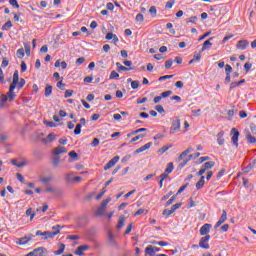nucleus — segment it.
<instances>
[{"label":"nucleus","mask_w":256,"mask_h":256,"mask_svg":"<svg viewBox=\"0 0 256 256\" xmlns=\"http://www.w3.org/2000/svg\"><path fill=\"white\" fill-rule=\"evenodd\" d=\"M231 133L233 134L232 136V143L235 145V147L239 146V131L237 128H232Z\"/></svg>","instance_id":"nucleus-8"},{"label":"nucleus","mask_w":256,"mask_h":256,"mask_svg":"<svg viewBox=\"0 0 256 256\" xmlns=\"http://www.w3.org/2000/svg\"><path fill=\"white\" fill-rule=\"evenodd\" d=\"M56 235H59V231H54V232H49L46 231L44 232V239H53Z\"/></svg>","instance_id":"nucleus-20"},{"label":"nucleus","mask_w":256,"mask_h":256,"mask_svg":"<svg viewBox=\"0 0 256 256\" xmlns=\"http://www.w3.org/2000/svg\"><path fill=\"white\" fill-rule=\"evenodd\" d=\"M110 79H119V73L115 72V70L112 71L110 73Z\"/></svg>","instance_id":"nucleus-53"},{"label":"nucleus","mask_w":256,"mask_h":256,"mask_svg":"<svg viewBox=\"0 0 256 256\" xmlns=\"http://www.w3.org/2000/svg\"><path fill=\"white\" fill-rule=\"evenodd\" d=\"M55 139H57V135H55V133H50L48 134V136L46 138L42 139V143H45V145H47V143H53V141H55Z\"/></svg>","instance_id":"nucleus-12"},{"label":"nucleus","mask_w":256,"mask_h":256,"mask_svg":"<svg viewBox=\"0 0 256 256\" xmlns=\"http://www.w3.org/2000/svg\"><path fill=\"white\" fill-rule=\"evenodd\" d=\"M91 247L89 245H81L74 251L75 255L83 256V252L89 251Z\"/></svg>","instance_id":"nucleus-11"},{"label":"nucleus","mask_w":256,"mask_h":256,"mask_svg":"<svg viewBox=\"0 0 256 256\" xmlns=\"http://www.w3.org/2000/svg\"><path fill=\"white\" fill-rule=\"evenodd\" d=\"M149 13L152 15V17H155V15H157V8L155 6H151Z\"/></svg>","instance_id":"nucleus-44"},{"label":"nucleus","mask_w":256,"mask_h":256,"mask_svg":"<svg viewBox=\"0 0 256 256\" xmlns=\"http://www.w3.org/2000/svg\"><path fill=\"white\" fill-rule=\"evenodd\" d=\"M18 84H19V71L16 70L13 74V81L10 86H12V89H15Z\"/></svg>","instance_id":"nucleus-15"},{"label":"nucleus","mask_w":256,"mask_h":256,"mask_svg":"<svg viewBox=\"0 0 256 256\" xmlns=\"http://www.w3.org/2000/svg\"><path fill=\"white\" fill-rule=\"evenodd\" d=\"M67 239H70V241H77V239H79V236H77V235H68Z\"/></svg>","instance_id":"nucleus-59"},{"label":"nucleus","mask_w":256,"mask_h":256,"mask_svg":"<svg viewBox=\"0 0 256 256\" xmlns=\"http://www.w3.org/2000/svg\"><path fill=\"white\" fill-rule=\"evenodd\" d=\"M198 18L197 16H192L188 19L187 23H193L194 25L197 24Z\"/></svg>","instance_id":"nucleus-45"},{"label":"nucleus","mask_w":256,"mask_h":256,"mask_svg":"<svg viewBox=\"0 0 256 256\" xmlns=\"http://www.w3.org/2000/svg\"><path fill=\"white\" fill-rule=\"evenodd\" d=\"M224 133L220 132L217 134V143L218 145H225V138H223Z\"/></svg>","instance_id":"nucleus-25"},{"label":"nucleus","mask_w":256,"mask_h":256,"mask_svg":"<svg viewBox=\"0 0 256 256\" xmlns=\"http://www.w3.org/2000/svg\"><path fill=\"white\" fill-rule=\"evenodd\" d=\"M24 49H25V53H26L27 57H29L31 55V44L25 43Z\"/></svg>","instance_id":"nucleus-35"},{"label":"nucleus","mask_w":256,"mask_h":256,"mask_svg":"<svg viewBox=\"0 0 256 256\" xmlns=\"http://www.w3.org/2000/svg\"><path fill=\"white\" fill-rule=\"evenodd\" d=\"M15 88H12V86H10L8 93L6 94V96L8 97L9 101H13V99H15L16 95H15Z\"/></svg>","instance_id":"nucleus-21"},{"label":"nucleus","mask_w":256,"mask_h":256,"mask_svg":"<svg viewBox=\"0 0 256 256\" xmlns=\"http://www.w3.org/2000/svg\"><path fill=\"white\" fill-rule=\"evenodd\" d=\"M155 110H156L158 113H165V108H163V106H161V105H156V106H155Z\"/></svg>","instance_id":"nucleus-50"},{"label":"nucleus","mask_w":256,"mask_h":256,"mask_svg":"<svg viewBox=\"0 0 256 256\" xmlns=\"http://www.w3.org/2000/svg\"><path fill=\"white\" fill-rule=\"evenodd\" d=\"M26 165H27V160H23L22 162L18 163L17 167L19 169H21V168L25 167Z\"/></svg>","instance_id":"nucleus-57"},{"label":"nucleus","mask_w":256,"mask_h":256,"mask_svg":"<svg viewBox=\"0 0 256 256\" xmlns=\"http://www.w3.org/2000/svg\"><path fill=\"white\" fill-rule=\"evenodd\" d=\"M9 3L12 7L19 9V3L17 2V0H9Z\"/></svg>","instance_id":"nucleus-48"},{"label":"nucleus","mask_w":256,"mask_h":256,"mask_svg":"<svg viewBox=\"0 0 256 256\" xmlns=\"http://www.w3.org/2000/svg\"><path fill=\"white\" fill-rule=\"evenodd\" d=\"M175 199H177V195H173L167 202H166V207H169V205H172V203L175 202Z\"/></svg>","instance_id":"nucleus-41"},{"label":"nucleus","mask_w":256,"mask_h":256,"mask_svg":"<svg viewBox=\"0 0 256 256\" xmlns=\"http://www.w3.org/2000/svg\"><path fill=\"white\" fill-rule=\"evenodd\" d=\"M47 248L45 247H38L32 251V255L34 256H47Z\"/></svg>","instance_id":"nucleus-6"},{"label":"nucleus","mask_w":256,"mask_h":256,"mask_svg":"<svg viewBox=\"0 0 256 256\" xmlns=\"http://www.w3.org/2000/svg\"><path fill=\"white\" fill-rule=\"evenodd\" d=\"M172 66H173V60H167L165 63V68L171 69Z\"/></svg>","instance_id":"nucleus-54"},{"label":"nucleus","mask_w":256,"mask_h":256,"mask_svg":"<svg viewBox=\"0 0 256 256\" xmlns=\"http://www.w3.org/2000/svg\"><path fill=\"white\" fill-rule=\"evenodd\" d=\"M16 55L18 59H23L25 57V50L23 48L18 49Z\"/></svg>","instance_id":"nucleus-32"},{"label":"nucleus","mask_w":256,"mask_h":256,"mask_svg":"<svg viewBox=\"0 0 256 256\" xmlns=\"http://www.w3.org/2000/svg\"><path fill=\"white\" fill-rule=\"evenodd\" d=\"M60 163H61V158H59V156H54L52 159V165H54V167H59Z\"/></svg>","instance_id":"nucleus-30"},{"label":"nucleus","mask_w":256,"mask_h":256,"mask_svg":"<svg viewBox=\"0 0 256 256\" xmlns=\"http://www.w3.org/2000/svg\"><path fill=\"white\" fill-rule=\"evenodd\" d=\"M68 156L70 159H73V161H77V159H79V155L75 151H70Z\"/></svg>","instance_id":"nucleus-31"},{"label":"nucleus","mask_w":256,"mask_h":256,"mask_svg":"<svg viewBox=\"0 0 256 256\" xmlns=\"http://www.w3.org/2000/svg\"><path fill=\"white\" fill-rule=\"evenodd\" d=\"M180 207H181V203H176V204H174V205L171 207V209H172L173 213H175V210H176V209H179Z\"/></svg>","instance_id":"nucleus-63"},{"label":"nucleus","mask_w":256,"mask_h":256,"mask_svg":"<svg viewBox=\"0 0 256 256\" xmlns=\"http://www.w3.org/2000/svg\"><path fill=\"white\" fill-rule=\"evenodd\" d=\"M85 61V57H80L76 60V65H83V62Z\"/></svg>","instance_id":"nucleus-56"},{"label":"nucleus","mask_w":256,"mask_h":256,"mask_svg":"<svg viewBox=\"0 0 256 256\" xmlns=\"http://www.w3.org/2000/svg\"><path fill=\"white\" fill-rule=\"evenodd\" d=\"M200 180L196 183V189H203V186L205 185V176L201 175Z\"/></svg>","instance_id":"nucleus-24"},{"label":"nucleus","mask_w":256,"mask_h":256,"mask_svg":"<svg viewBox=\"0 0 256 256\" xmlns=\"http://www.w3.org/2000/svg\"><path fill=\"white\" fill-rule=\"evenodd\" d=\"M212 227H213V225H211V224H208V223L204 224L200 228V235H202V236L208 235V233L211 231Z\"/></svg>","instance_id":"nucleus-10"},{"label":"nucleus","mask_w":256,"mask_h":256,"mask_svg":"<svg viewBox=\"0 0 256 256\" xmlns=\"http://www.w3.org/2000/svg\"><path fill=\"white\" fill-rule=\"evenodd\" d=\"M209 239H211L209 235L202 237L199 241V247H201V249H209Z\"/></svg>","instance_id":"nucleus-5"},{"label":"nucleus","mask_w":256,"mask_h":256,"mask_svg":"<svg viewBox=\"0 0 256 256\" xmlns=\"http://www.w3.org/2000/svg\"><path fill=\"white\" fill-rule=\"evenodd\" d=\"M13 27V23L11 21H7L3 26H2V31H8V29H11Z\"/></svg>","instance_id":"nucleus-34"},{"label":"nucleus","mask_w":256,"mask_h":256,"mask_svg":"<svg viewBox=\"0 0 256 256\" xmlns=\"http://www.w3.org/2000/svg\"><path fill=\"white\" fill-rule=\"evenodd\" d=\"M72 96H73V90L65 91V94H64L65 99H69V97H72Z\"/></svg>","instance_id":"nucleus-49"},{"label":"nucleus","mask_w":256,"mask_h":256,"mask_svg":"<svg viewBox=\"0 0 256 256\" xmlns=\"http://www.w3.org/2000/svg\"><path fill=\"white\" fill-rule=\"evenodd\" d=\"M53 93V86L46 85L44 95L45 97H51V94Z\"/></svg>","instance_id":"nucleus-26"},{"label":"nucleus","mask_w":256,"mask_h":256,"mask_svg":"<svg viewBox=\"0 0 256 256\" xmlns=\"http://www.w3.org/2000/svg\"><path fill=\"white\" fill-rule=\"evenodd\" d=\"M197 61H201V53H195L193 59L190 60V63H195Z\"/></svg>","instance_id":"nucleus-36"},{"label":"nucleus","mask_w":256,"mask_h":256,"mask_svg":"<svg viewBox=\"0 0 256 256\" xmlns=\"http://www.w3.org/2000/svg\"><path fill=\"white\" fill-rule=\"evenodd\" d=\"M173 210L172 209H165L164 211H163V215H167L168 217H169V215H173Z\"/></svg>","instance_id":"nucleus-58"},{"label":"nucleus","mask_w":256,"mask_h":256,"mask_svg":"<svg viewBox=\"0 0 256 256\" xmlns=\"http://www.w3.org/2000/svg\"><path fill=\"white\" fill-rule=\"evenodd\" d=\"M63 153H67V148L63 146H57L52 150V155H54V157H58V155H63Z\"/></svg>","instance_id":"nucleus-9"},{"label":"nucleus","mask_w":256,"mask_h":256,"mask_svg":"<svg viewBox=\"0 0 256 256\" xmlns=\"http://www.w3.org/2000/svg\"><path fill=\"white\" fill-rule=\"evenodd\" d=\"M119 156H115L112 158L105 166H104V171H108V169H111V167H115L117 163H119Z\"/></svg>","instance_id":"nucleus-7"},{"label":"nucleus","mask_w":256,"mask_h":256,"mask_svg":"<svg viewBox=\"0 0 256 256\" xmlns=\"http://www.w3.org/2000/svg\"><path fill=\"white\" fill-rule=\"evenodd\" d=\"M213 167H215V163L213 161L206 162L201 166V169L197 172V175L201 176L208 171V169H213Z\"/></svg>","instance_id":"nucleus-4"},{"label":"nucleus","mask_w":256,"mask_h":256,"mask_svg":"<svg viewBox=\"0 0 256 256\" xmlns=\"http://www.w3.org/2000/svg\"><path fill=\"white\" fill-rule=\"evenodd\" d=\"M219 220L222 221L223 223H225V221H227V211H225V210L222 211V215Z\"/></svg>","instance_id":"nucleus-43"},{"label":"nucleus","mask_w":256,"mask_h":256,"mask_svg":"<svg viewBox=\"0 0 256 256\" xmlns=\"http://www.w3.org/2000/svg\"><path fill=\"white\" fill-rule=\"evenodd\" d=\"M113 37H115V34L109 32L106 34L105 39H107L108 41H111V39H113Z\"/></svg>","instance_id":"nucleus-60"},{"label":"nucleus","mask_w":256,"mask_h":256,"mask_svg":"<svg viewBox=\"0 0 256 256\" xmlns=\"http://www.w3.org/2000/svg\"><path fill=\"white\" fill-rule=\"evenodd\" d=\"M108 239L112 245H117V243H115V237L112 234L108 235Z\"/></svg>","instance_id":"nucleus-55"},{"label":"nucleus","mask_w":256,"mask_h":256,"mask_svg":"<svg viewBox=\"0 0 256 256\" xmlns=\"http://www.w3.org/2000/svg\"><path fill=\"white\" fill-rule=\"evenodd\" d=\"M211 41H213V37H210L209 40H206L203 45H202V51H207V49H210V47L213 46V43H211Z\"/></svg>","instance_id":"nucleus-17"},{"label":"nucleus","mask_w":256,"mask_h":256,"mask_svg":"<svg viewBox=\"0 0 256 256\" xmlns=\"http://www.w3.org/2000/svg\"><path fill=\"white\" fill-rule=\"evenodd\" d=\"M41 183H44V185H47L53 181V177L47 176V177H42L40 178Z\"/></svg>","instance_id":"nucleus-29"},{"label":"nucleus","mask_w":256,"mask_h":256,"mask_svg":"<svg viewBox=\"0 0 256 256\" xmlns=\"http://www.w3.org/2000/svg\"><path fill=\"white\" fill-rule=\"evenodd\" d=\"M59 249L54 251V255H63L65 253V244L60 243L58 244Z\"/></svg>","instance_id":"nucleus-23"},{"label":"nucleus","mask_w":256,"mask_h":256,"mask_svg":"<svg viewBox=\"0 0 256 256\" xmlns=\"http://www.w3.org/2000/svg\"><path fill=\"white\" fill-rule=\"evenodd\" d=\"M83 126L81 125V124H77L76 125V127H75V129H74V134L75 135H80L81 134V128H82Z\"/></svg>","instance_id":"nucleus-40"},{"label":"nucleus","mask_w":256,"mask_h":256,"mask_svg":"<svg viewBox=\"0 0 256 256\" xmlns=\"http://www.w3.org/2000/svg\"><path fill=\"white\" fill-rule=\"evenodd\" d=\"M107 193V189L103 188L102 191L96 196V200L99 201Z\"/></svg>","instance_id":"nucleus-42"},{"label":"nucleus","mask_w":256,"mask_h":256,"mask_svg":"<svg viewBox=\"0 0 256 256\" xmlns=\"http://www.w3.org/2000/svg\"><path fill=\"white\" fill-rule=\"evenodd\" d=\"M173 169H175V167L173 166V162L168 163L166 169H165V173H167L169 175V173H173Z\"/></svg>","instance_id":"nucleus-33"},{"label":"nucleus","mask_w":256,"mask_h":256,"mask_svg":"<svg viewBox=\"0 0 256 256\" xmlns=\"http://www.w3.org/2000/svg\"><path fill=\"white\" fill-rule=\"evenodd\" d=\"M131 88L132 89H139V81L138 80H134L131 82Z\"/></svg>","instance_id":"nucleus-47"},{"label":"nucleus","mask_w":256,"mask_h":256,"mask_svg":"<svg viewBox=\"0 0 256 256\" xmlns=\"http://www.w3.org/2000/svg\"><path fill=\"white\" fill-rule=\"evenodd\" d=\"M125 225V216H120L117 224V229H123Z\"/></svg>","instance_id":"nucleus-27"},{"label":"nucleus","mask_w":256,"mask_h":256,"mask_svg":"<svg viewBox=\"0 0 256 256\" xmlns=\"http://www.w3.org/2000/svg\"><path fill=\"white\" fill-rule=\"evenodd\" d=\"M145 256H155V250H153V245H149L145 248Z\"/></svg>","instance_id":"nucleus-22"},{"label":"nucleus","mask_w":256,"mask_h":256,"mask_svg":"<svg viewBox=\"0 0 256 256\" xmlns=\"http://www.w3.org/2000/svg\"><path fill=\"white\" fill-rule=\"evenodd\" d=\"M145 131H147V128H140L129 133L127 137H132V135H137L138 133H143Z\"/></svg>","instance_id":"nucleus-28"},{"label":"nucleus","mask_w":256,"mask_h":256,"mask_svg":"<svg viewBox=\"0 0 256 256\" xmlns=\"http://www.w3.org/2000/svg\"><path fill=\"white\" fill-rule=\"evenodd\" d=\"M183 85H184L183 81H177L175 83V87H177V89H183Z\"/></svg>","instance_id":"nucleus-61"},{"label":"nucleus","mask_w":256,"mask_h":256,"mask_svg":"<svg viewBox=\"0 0 256 256\" xmlns=\"http://www.w3.org/2000/svg\"><path fill=\"white\" fill-rule=\"evenodd\" d=\"M29 241H31V236H25L20 238L16 243L17 245H27Z\"/></svg>","instance_id":"nucleus-19"},{"label":"nucleus","mask_w":256,"mask_h":256,"mask_svg":"<svg viewBox=\"0 0 256 256\" xmlns=\"http://www.w3.org/2000/svg\"><path fill=\"white\" fill-rule=\"evenodd\" d=\"M189 153H193V148H187L186 150H184L178 157V162L180 163L179 164V167H185V165H187V162L190 160V159H193V154H190ZM187 155H189L187 157Z\"/></svg>","instance_id":"nucleus-1"},{"label":"nucleus","mask_w":256,"mask_h":256,"mask_svg":"<svg viewBox=\"0 0 256 256\" xmlns=\"http://www.w3.org/2000/svg\"><path fill=\"white\" fill-rule=\"evenodd\" d=\"M109 203H111V198H107L100 204L98 209L95 211L96 217H102V215L105 213V209H107V206L109 205Z\"/></svg>","instance_id":"nucleus-3"},{"label":"nucleus","mask_w":256,"mask_h":256,"mask_svg":"<svg viewBox=\"0 0 256 256\" xmlns=\"http://www.w3.org/2000/svg\"><path fill=\"white\" fill-rule=\"evenodd\" d=\"M116 67H118L120 69V71H131V69H132V68H127L125 66H122V64L119 62L116 63Z\"/></svg>","instance_id":"nucleus-37"},{"label":"nucleus","mask_w":256,"mask_h":256,"mask_svg":"<svg viewBox=\"0 0 256 256\" xmlns=\"http://www.w3.org/2000/svg\"><path fill=\"white\" fill-rule=\"evenodd\" d=\"M44 125H46L47 127H57V124H55V122L47 120H44Z\"/></svg>","instance_id":"nucleus-46"},{"label":"nucleus","mask_w":256,"mask_h":256,"mask_svg":"<svg viewBox=\"0 0 256 256\" xmlns=\"http://www.w3.org/2000/svg\"><path fill=\"white\" fill-rule=\"evenodd\" d=\"M226 75H231V71H233V67L231 65L227 64L225 66Z\"/></svg>","instance_id":"nucleus-52"},{"label":"nucleus","mask_w":256,"mask_h":256,"mask_svg":"<svg viewBox=\"0 0 256 256\" xmlns=\"http://www.w3.org/2000/svg\"><path fill=\"white\" fill-rule=\"evenodd\" d=\"M181 131V120L177 117L172 119V124L170 127V135H175V133H179Z\"/></svg>","instance_id":"nucleus-2"},{"label":"nucleus","mask_w":256,"mask_h":256,"mask_svg":"<svg viewBox=\"0 0 256 256\" xmlns=\"http://www.w3.org/2000/svg\"><path fill=\"white\" fill-rule=\"evenodd\" d=\"M136 21H138L139 23H143V21H145V17H143V14H137Z\"/></svg>","instance_id":"nucleus-51"},{"label":"nucleus","mask_w":256,"mask_h":256,"mask_svg":"<svg viewBox=\"0 0 256 256\" xmlns=\"http://www.w3.org/2000/svg\"><path fill=\"white\" fill-rule=\"evenodd\" d=\"M251 169H253V165L249 164L248 166H246V167L243 169V172H244V173H249V171H251Z\"/></svg>","instance_id":"nucleus-62"},{"label":"nucleus","mask_w":256,"mask_h":256,"mask_svg":"<svg viewBox=\"0 0 256 256\" xmlns=\"http://www.w3.org/2000/svg\"><path fill=\"white\" fill-rule=\"evenodd\" d=\"M245 137L248 143H256L255 135L251 133V131L245 132Z\"/></svg>","instance_id":"nucleus-16"},{"label":"nucleus","mask_w":256,"mask_h":256,"mask_svg":"<svg viewBox=\"0 0 256 256\" xmlns=\"http://www.w3.org/2000/svg\"><path fill=\"white\" fill-rule=\"evenodd\" d=\"M236 47L241 51H245V49L249 47V42L247 40H239L238 43L236 44Z\"/></svg>","instance_id":"nucleus-13"},{"label":"nucleus","mask_w":256,"mask_h":256,"mask_svg":"<svg viewBox=\"0 0 256 256\" xmlns=\"http://www.w3.org/2000/svg\"><path fill=\"white\" fill-rule=\"evenodd\" d=\"M97 145H99V139L98 138H94L92 143H91V146L92 147H97Z\"/></svg>","instance_id":"nucleus-64"},{"label":"nucleus","mask_w":256,"mask_h":256,"mask_svg":"<svg viewBox=\"0 0 256 256\" xmlns=\"http://www.w3.org/2000/svg\"><path fill=\"white\" fill-rule=\"evenodd\" d=\"M45 192L46 193H53L54 195H61V191L58 190L57 188L55 187H51V186H48L46 189H45Z\"/></svg>","instance_id":"nucleus-18"},{"label":"nucleus","mask_w":256,"mask_h":256,"mask_svg":"<svg viewBox=\"0 0 256 256\" xmlns=\"http://www.w3.org/2000/svg\"><path fill=\"white\" fill-rule=\"evenodd\" d=\"M153 145L152 142L146 143L144 146H141L137 150H135V155H139V153H143V151H147V149H151V146Z\"/></svg>","instance_id":"nucleus-14"},{"label":"nucleus","mask_w":256,"mask_h":256,"mask_svg":"<svg viewBox=\"0 0 256 256\" xmlns=\"http://www.w3.org/2000/svg\"><path fill=\"white\" fill-rule=\"evenodd\" d=\"M145 137V134H139L131 139L130 143H135L136 141H139V139H143Z\"/></svg>","instance_id":"nucleus-39"},{"label":"nucleus","mask_w":256,"mask_h":256,"mask_svg":"<svg viewBox=\"0 0 256 256\" xmlns=\"http://www.w3.org/2000/svg\"><path fill=\"white\" fill-rule=\"evenodd\" d=\"M172 94H173V91L168 90V91L162 92L160 96L162 99H166V97H169Z\"/></svg>","instance_id":"nucleus-38"}]
</instances>
